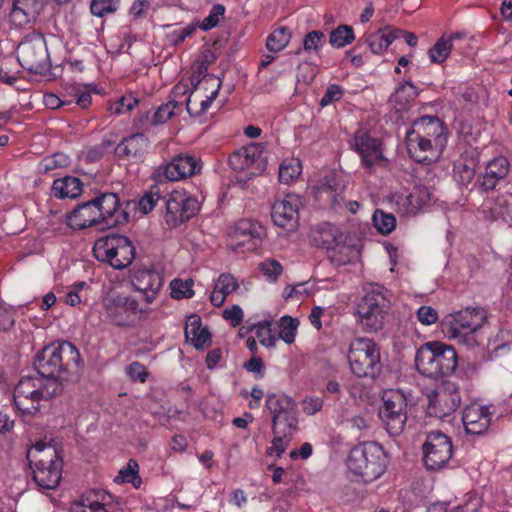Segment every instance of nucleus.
Masks as SVG:
<instances>
[{"label":"nucleus","instance_id":"nucleus-27","mask_svg":"<svg viewBox=\"0 0 512 512\" xmlns=\"http://www.w3.org/2000/svg\"><path fill=\"white\" fill-rule=\"evenodd\" d=\"M112 497L104 490H89L71 505L70 512H103L109 509Z\"/></svg>","mask_w":512,"mask_h":512},{"label":"nucleus","instance_id":"nucleus-54","mask_svg":"<svg viewBox=\"0 0 512 512\" xmlns=\"http://www.w3.org/2000/svg\"><path fill=\"white\" fill-rule=\"evenodd\" d=\"M120 0H92L90 4L91 13L97 17H103L108 13L117 10Z\"/></svg>","mask_w":512,"mask_h":512},{"label":"nucleus","instance_id":"nucleus-29","mask_svg":"<svg viewBox=\"0 0 512 512\" xmlns=\"http://www.w3.org/2000/svg\"><path fill=\"white\" fill-rule=\"evenodd\" d=\"M41 9L40 0H13L9 21L16 28L24 27L36 19Z\"/></svg>","mask_w":512,"mask_h":512},{"label":"nucleus","instance_id":"nucleus-25","mask_svg":"<svg viewBox=\"0 0 512 512\" xmlns=\"http://www.w3.org/2000/svg\"><path fill=\"white\" fill-rule=\"evenodd\" d=\"M433 200V194L426 186H415L406 196H399L396 205L397 210L403 215H416L422 208Z\"/></svg>","mask_w":512,"mask_h":512},{"label":"nucleus","instance_id":"nucleus-49","mask_svg":"<svg viewBox=\"0 0 512 512\" xmlns=\"http://www.w3.org/2000/svg\"><path fill=\"white\" fill-rule=\"evenodd\" d=\"M255 335L258 338L261 345L271 348L274 347L277 341V337L272 331L271 321H263L254 326Z\"/></svg>","mask_w":512,"mask_h":512},{"label":"nucleus","instance_id":"nucleus-58","mask_svg":"<svg viewBox=\"0 0 512 512\" xmlns=\"http://www.w3.org/2000/svg\"><path fill=\"white\" fill-rule=\"evenodd\" d=\"M301 404L303 412L312 416L321 411L324 400L319 396L309 395L302 400Z\"/></svg>","mask_w":512,"mask_h":512},{"label":"nucleus","instance_id":"nucleus-63","mask_svg":"<svg viewBox=\"0 0 512 512\" xmlns=\"http://www.w3.org/2000/svg\"><path fill=\"white\" fill-rule=\"evenodd\" d=\"M127 374L132 380L139 381L141 383H144L147 378L146 367L139 362H132L127 367Z\"/></svg>","mask_w":512,"mask_h":512},{"label":"nucleus","instance_id":"nucleus-10","mask_svg":"<svg viewBox=\"0 0 512 512\" xmlns=\"http://www.w3.org/2000/svg\"><path fill=\"white\" fill-rule=\"evenodd\" d=\"M348 361L352 373L358 377L374 378L381 370L380 352L371 339L353 340L348 352Z\"/></svg>","mask_w":512,"mask_h":512},{"label":"nucleus","instance_id":"nucleus-28","mask_svg":"<svg viewBox=\"0 0 512 512\" xmlns=\"http://www.w3.org/2000/svg\"><path fill=\"white\" fill-rule=\"evenodd\" d=\"M345 184L336 174L331 173L325 176L317 187L318 199L330 202L333 209L341 207L344 201Z\"/></svg>","mask_w":512,"mask_h":512},{"label":"nucleus","instance_id":"nucleus-56","mask_svg":"<svg viewBox=\"0 0 512 512\" xmlns=\"http://www.w3.org/2000/svg\"><path fill=\"white\" fill-rule=\"evenodd\" d=\"M138 104V99L132 95H126L119 98L110 106V111L120 115L130 112Z\"/></svg>","mask_w":512,"mask_h":512},{"label":"nucleus","instance_id":"nucleus-15","mask_svg":"<svg viewBox=\"0 0 512 512\" xmlns=\"http://www.w3.org/2000/svg\"><path fill=\"white\" fill-rule=\"evenodd\" d=\"M453 446L450 438L440 431L428 434L423 445L424 464L428 470H439L450 460Z\"/></svg>","mask_w":512,"mask_h":512},{"label":"nucleus","instance_id":"nucleus-30","mask_svg":"<svg viewBox=\"0 0 512 512\" xmlns=\"http://www.w3.org/2000/svg\"><path fill=\"white\" fill-rule=\"evenodd\" d=\"M67 224L74 230H82L92 226H101L100 216L93 199L78 205L67 215Z\"/></svg>","mask_w":512,"mask_h":512},{"label":"nucleus","instance_id":"nucleus-8","mask_svg":"<svg viewBox=\"0 0 512 512\" xmlns=\"http://www.w3.org/2000/svg\"><path fill=\"white\" fill-rule=\"evenodd\" d=\"M106 320L122 328L134 327L144 310L139 301L124 292L111 291L102 300Z\"/></svg>","mask_w":512,"mask_h":512},{"label":"nucleus","instance_id":"nucleus-16","mask_svg":"<svg viewBox=\"0 0 512 512\" xmlns=\"http://www.w3.org/2000/svg\"><path fill=\"white\" fill-rule=\"evenodd\" d=\"M354 146L361 156L363 166L369 173L388 166V159L383 155L382 143L379 139L359 130L354 136Z\"/></svg>","mask_w":512,"mask_h":512},{"label":"nucleus","instance_id":"nucleus-60","mask_svg":"<svg viewBox=\"0 0 512 512\" xmlns=\"http://www.w3.org/2000/svg\"><path fill=\"white\" fill-rule=\"evenodd\" d=\"M195 31V27L188 25L183 28L173 29L167 33L169 42L173 45L182 43L187 37H190Z\"/></svg>","mask_w":512,"mask_h":512},{"label":"nucleus","instance_id":"nucleus-59","mask_svg":"<svg viewBox=\"0 0 512 512\" xmlns=\"http://www.w3.org/2000/svg\"><path fill=\"white\" fill-rule=\"evenodd\" d=\"M161 199L158 190L154 191L151 189L148 193H146L139 201V209L144 214H148L150 211L154 209L157 202Z\"/></svg>","mask_w":512,"mask_h":512},{"label":"nucleus","instance_id":"nucleus-39","mask_svg":"<svg viewBox=\"0 0 512 512\" xmlns=\"http://www.w3.org/2000/svg\"><path fill=\"white\" fill-rule=\"evenodd\" d=\"M200 84L206 85V89L208 87L213 89L211 94L209 96H206V99L201 100V102H200L201 108H200L199 113L203 114L208 110V108L211 106V103L218 96V93H219L222 83H221L220 79H217L213 76H205L203 78V80L200 82ZM186 109L190 115L198 114V112L193 111L191 96H189L186 100Z\"/></svg>","mask_w":512,"mask_h":512},{"label":"nucleus","instance_id":"nucleus-41","mask_svg":"<svg viewBox=\"0 0 512 512\" xmlns=\"http://www.w3.org/2000/svg\"><path fill=\"white\" fill-rule=\"evenodd\" d=\"M318 234L319 241L322 247L326 249V252H328L330 247H334L336 244L340 243V241L346 240L343 232L338 227L330 224L322 227Z\"/></svg>","mask_w":512,"mask_h":512},{"label":"nucleus","instance_id":"nucleus-43","mask_svg":"<svg viewBox=\"0 0 512 512\" xmlns=\"http://www.w3.org/2000/svg\"><path fill=\"white\" fill-rule=\"evenodd\" d=\"M273 433L275 437L272 440L271 446L267 448V454L270 456L275 455L277 458H280L290 442L292 431L285 432L284 428H278L277 431H273Z\"/></svg>","mask_w":512,"mask_h":512},{"label":"nucleus","instance_id":"nucleus-48","mask_svg":"<svg viewBox=\"0 0 512 512\" xmlns=\"http://www.w3.org/2000/svg\"><path fill=\"white\" fill-rule=\"evenodd\" d=\"M298 320L290 316H283L279 322L278 338L282 339L285 343L291 344L294 342L296 330L298 327Z\"/></svg>","mask_w":512,"mask_h":512},{"label":"nucleus","instance_id":"nucleus-31","mask_svg":"<svg viewBox=\"0 0 512 512\" xmlns=\"http://www.w3.org/2000/svg\"><path fill=\"white\" fill-rule=\"evenodd\" d=\"M63 462H57L54 466L31 467L32 477L39 490H53L57 488L62 477Z\"/></svg>","mask_w":512,"mask_h":512},{"label":"nucleus","instance_id":"nucleus-61","mask_svg":"<svg viewBox=\"0 0 512 512\" xmlns=\"http://www.w3.org/2000/svg\"><path fill=\"white\" fill-rule=\"evenodd\" d=\"M344 94V91L341 86L337 84L330 85L327 89L325 94L320 100V105L322 107L328 106L332 104L333 102H336L342 98Z\"/></svg>","mask_w":512,"mask_h":512},{"label":"nucleus","instance_id":"nucleus-20","mask_svg":"<svg viewBox=\"0 0 512 512\" xmlns=\"http://www.w3.org/2000/svg\"><path fill=\"white\" fill-rule=\"evenodd\" d=\"M264 233L262 225L250 219L239 220L230 230L231 246L245 248L248 251L255 250L261 243Z\"/></svg>","mask_w":512,"mask_h":512},{"label":"nucleus","instance_id":"nucleus-2","mask_svg":"<svg viewBox=\"0 0 512 512\" xmlns=\"http://www.w3.org/2000/svg\"><path fill=\"white\" fill-rule=\"evenodd\" d=\"M80 353L70 342L52 343L45 346L34 359V368L45 378H54L61 383L67 375L78 371Z\"/></svg>","mask_w":512,"mask_h":512},{"label":"nucleus","instance_id":"nucleus-18","mask_svg":"<svg viewBox=\"0 0 512 512\" xmlns=\"http://www.w3.org/2000/svg\"><path fill=\"white\" fill-rule=\"evenodd\" d=\"M427 413L430 416L444 418L459 407L461 397L454 383H446L428 394Z\"/></svg>","mask_w":512,"mask_h":512},{"label":"nucleus","instance_id":"nucleus-51","mask_svg":"<svg viewBox=\"0 0 512 512\" xmlns=\"http://www.w3.org/2000/svg\"><path fill=\"white\" fill-rule=\"evenodd\" d=\"M454 176L462 185L471 183L475 176V168L473 162H458L454 167Z\"/></svg>","mask_w":512,"mask_h":512},{"label":"nucleus","instance_id":"nucleus-52","mask_svg":"<svg viewBox=\"0 0 512 512\" xmlns=\"http://www.w3.org/2000/svg\"><path fill=\"white\" fill-rule=\"evenodd\" d=\"M225 7L222 4H215L209 11V14L207 17L203 19V21L200 24V28L203 31H209L213 28H215L221 19L224 18L225 14Z\"/></svg>","mask_w":512,"mask_h":512},{"label":"nucleus","instance_id":"nucleus-62","mask_svg":"<svg viewBox=\"0 0 512 512\" xmlns=\"http://www.w3.org/2000/svg\"><path fill=\"white\" fill-rule=\"evenodd\" d=\"M418 320L424 325H431L438 319L437 311L430 306H421L417 311Z\"/></svg>","mask_w":512,"mask_h":512},{"label":"nucleus","instance_id":"nucleus-36","mask_svg":"<svg viewBox=\"0 0 512 512\" xmlns=\"http://www.w3.org/2000/svg\"><path fill=\"white\" fill-rule=\"evenodd\" d=\"M82 192V183L79 178L73 176H65L54 180L52 185V193L55 197L64 199H74Z\"/></svg>","mask_w":512,"mask_h":512},{"label":"nucleus","instance_id":"nucleus-47","mask_svg":"<svg viewBox=\"0 0 512 512\" xmlns=\"http://www.w3.org/2000/svg\"><path fill=\"white\" fill-rule=\"evenodd\" d=\"M372 220L375 228L383 235L390 234L396 227L395 217L382 210H376L373 214Z\"/></svg>","mask_w":512,"mask_h":512},{"label":"nucleus","instance_id":"nucleus-35","mask_svg":"<svg viewBox=\"0 0 512 512\" xmlns=\"http://www.w3.org/2000/svg\"><path fill=\"white\" fill-rule=\"evenodd\" d=\"M239 284L236 278L230 273H222L219 275L213 291L210 295L212 305L220 307L224 304L226 297L236 291Z\"/></svg>","mask_w":512,"mask_h":512},{"label":"nucleus","instance_id":"nucleus-55","mask_svg":"<svg viewBox=\"0 0 512 512\" xmlns=\"http://www.w3.org/2000/svg\"><path fill=\"white\" fill-rule=\"evenodd\" d=\"M325 43V34L321 31H311L304 37L303 48L306 52H318Z\"/></svg>","mask_w":512,"mask_h":512},{"label":"nucleus","instance_id":"nucleus-1","mask_svg":"<svg viewBox=\"0 0 512 512\" xmlns=\"http://www.w3.org/2000/svg\"><path fill=\"white\" fill-rule=\"evenodd\" d=\"M446 144V128L437 117L424 116L417 119L406 135L408 152L418 162L436 161Z\"/></svg>","mask_w":512,"mask_h":512},{"label":"nucleus","instance_id":"nucleus-12","mask_svg":"<svg viewBox=\"0 0 512 512\" xmlns=\"http://www.w3.org/2000/svg\"><path fill=\"white\" fill-rule=\"evenodd\" d=\"M383 405L379 410V417L391 436H399L407 422V400L398 390H388L382 396Z\"/></svg>","mask_w":512,"mask_h":512},{"label":"nucleus","instance_id":"nucleus-53","mask_svg":"<svg viewBox=\"0 0 512 512\" xmlns=\"http://www.w3.org/2000/svg\"><path fill=\"white\" fill-rule=\"evenodd\" d=\"M180 107V103L175 100H171L165 104H162L154 113L152 123L161 124L166 122L174 115L175 110Z\"/></svg>","mask_w":512,"mask_h":512},{"label":"nucleus","instance_id":"nucleus-57","mask_svg":"<svg viewBox=\"0 0 512 512\" xmlns=\"http://www.w3.org/2000/svg\"><path fill=\"white\" fill-rule=\"evenodd\" d=\"M260 270L271 281H276L282 273V265L274 259H268L260 263Z\"/></svg>","mask_w":512,"mask_h":512},{"label":"nucleus","instance_id":"nucleus-3","mask_svg":"<svg viewBox=\"0 0 512 512\" xmlns=\"http://www.w3.org/2000/svg\"><path fill=\"white\" fill-rule=\"evenodd\" d=\"M62 391V384L54 378L38 374L22 377L14 389V403L24 414H35L41 401H49Z\"/></svg>","mask_w":512,"mask_h":512},{"label":"nucleus","instance_id":"nucleus-11","mask_svg":"<svg viewBox=\"0 0 512 512\" xmlns=\"http://www.w3.org/2000/svg\"><path fill=\"white\" fill-rule=\"evenodd\" d=\"M20 65L31 73L44 74L50 67L45 39L39 34L26 36L17 47Z\"/></svg>","mask_w":512,"mask_h":512},{"label":"nucleus","instance_id":"nucleus-40","mask_svg":"<svg viewBox=\"0 0 512 512\" xmlns=\"http://www.w3.org/2000/svg\"><path fill=\"white\" fill-rule=\"evenodd\" d=\"M458 33L450 37H441L428 51L429 58L432 63H443L451 53L452 41L454 38H459Z\"/></svg>","mask_w":512,"mask_h":512},{"label":"nucleus","instance_id":"nucleus-6","mask_svg":"<svg viewBox=\"0 0 512 512\" xmlns=\"http://www.w3.org/2000/svg\"><path fill=\"white\" fill-rule=\"evenodd\" d=\"M487 320V311L482 307H466L446 317L443 331L450 339L457 340L467 346L477 344L475 333Z\"/></svg>","mask_w":512,"mask_h":512},{"label":"nucleus","instance_id":"nucleus-19","mask_svg":"<svg viewBox=\"0 0 512 512\" xmlns=\"http://www.w3.org/2000/svg\"><path fill=\"white\" fill-rule=\"evenodd\" d=\"M101 220V229L114 228L128 222L129 214L122 208L115 193H103L93 198Z\"/></svg>","mask_w":512,"mask_h":512},{"label":"nucleus","instance_id":"nucleus-14","mask_svg":"<svg viewBox=\"0 0 512 512\" xmlns=\"http://www.w3.org/2000/svg\"><path fill=\"white\" fill-rule=\"evenodd\" d=\"M165 220L170 226H177L196 215L198 200L185 190L172 191L165 200Z\"/></svg>","mask_w":512,"mask_h":512},{"label":"nucleus","instance_id":"nucleus-21","mask_svg":"<svg viewBox=\"0 0 512 512\" xmlns=\"http://www.w3.org/2000/svg\"><path fill=\"white\" fill-rule=\"evenodd\" d=\"M201 161L190 154H178L172 160L158 168V174L163 175L167 180L179 181L200 173Z\"/></svg>","mask_w":512,"mask_h":512},{"label":"nucleus","instance_id":"nucleus-13","mask_svg":"<svg viewBox=\"0 0 512 512\" xmlns=\"http://www.w3.org/2000/svg\"><path fill=\"white\" fill-rule=\"evenodd\" d=\"M266 407L272 415V429L284 428L293 431L298 424L296 402L284 393L268 394Z\"/></svg>","mask_w":512,"mask_h":512},{"label":"nucleus","instance_id":"nucleus-22","mask_svg":"<svg viewBox=\"0 0 512 512\" xmlns=\"http://www.w3.org/2000/svg\"><path fill=\"white\" fill-rule=\"evenodd\" d=\"M299 199L295 195H287L278 200L272 207V219L274 223L288 231L294 230L298 224Z\"/></svg>","mask_w":512,"mask_h":512},{"label":"nucleus","instance_id":"nucleus-26","mask_svg":"<svg viewBox=\"0 0 512 512\" xmlns=\"http://www.w3.org/2000/svg\"><path fill=\"white\" fill-rule=\"evenodd\" d=\"M149 148L148 138L142 133L125 137L115 148V154L121 159L140 161Z\"/></svg>","mask_w":512,"mask_h":512},{"label":"nucleus","instance_id":"nucleus-9","mask_svg":"<svg viewBox=\"0 0 512 512\" xmlns=\"http://www.w3.org/2000/svg\"><path fill=\"white\" fill-rule=\"evenodd\" d=\"M93 254L98 261L108 263L115 269H123L133 261L135 247L126 236L112 234L95 241Z\"/></svg>","mask_w":512,"mask_h":512},{"label":"nucleus","instance_id":"nucleus-44","mask_svg":"<svg viewBox=\"0 0 512 512\" xmlns=\"http://www.w3.org/2000/svg\"><path fill=\"white\" fill-rule=\"evenodd\" d=\"M355 39L354 31L351 26L340 25L332 30L329 36V43L335 48H342Z\"/></svg>","mask_w":512,"mask_h":512},{"label":"nucleus","instance_id":"nucleus-33","mask_svg":"<svg viewBox=\"0 0 512 512\" xmlns=\"http://www.w3.org/2000/svg\"><path fill=\"white\" fill-rule=\"evenodd\" d=\"M509 172V162L505 157H496L491 160L482 176L481 187L488 191L493 190L498 182L505 178Z\"/></svg>","mask_w":512,"mask_h":512},{"label":"nucleus","instance_id":"nucleus-5","mask_svg":"<svg viewBox=\"0 0 512 512\" xmlns=\"http://www.w3.org/2000/svg\"><path fill=\"white\" fill-rule=\"evenodd\" d=\"M388 291L379 284H370L357 305L359 324L366 332H377L384 327L391 309Z\"/></svg>","mask_w":512,"mask_h":512},{"label":"nucleus","instance_id":"nucleus-64","mask_svg":"<svg viewBox=\"0 0 512 512\" xmlns=\"http://www.w3.org/2000/svg\"><path fill=\"white\" fill-rule=\"evenodd\" d=\"M137 469V462L134 460H129L127 467L119 471V475L116 477V480H120L121 482L132 483L136 478Z\"/></svg>","mask_w":512,"mask_h":512},{"label":"nucleus","instance_id":"nucleus-23","mask_svg":"<svg viewBox=\"0 0 512 512\" xmlns=\"http://www.w3.org/2000/svg\"><path fill=\"white\" fill-rule=\"evenodd\" d=\"M132 284L144 294L145 301L151 304L163 286V278L155 269L142 267L133 273Z\"/></svg>","mask_w":512,"mask_h":512},{"label":"nucleus","instance_id":"nucleus-4","mask_svg":"<svg viewBox=\"0 0 512 512\" xmlns=\"http://www.w3.org/2000/svg\"><path fill=\"white\" fill-rule=\"evenodd\" d=\"M457 359V352L452 346L433 341L423 344L417 350L415 365L424 376L438 378L454 372Z\"/></svg>","mask_w":512,"mask_h":512},{"label":"nucleus","instance_id":"nucleus-42","mask_svg":"<svg viewBox=\"0 0 512 512\" xmlns=\"http://www.w3.org/2000/svg\"><path fill=\"white\" fill-rule=\"evenodd\" d=\"M291 39V31L287 27L274 30L267 38L266 47L270 52L283 50Z\"/></svg>","mask_w":512,"mask_h":512},{"label":"nucleus","instance_id":"nucleus-50","mask_svg":"<svg viewBox=\"0 0 512 512\" xmlns=\"http://www.w3.org/2000/svg\"><path fill=\"white\" fill-rule=\"evenodd\" d=\"M192 279H174L170 283L171 297L174 299L191 298L194 295Z\"/></svg>","mask_w":512,"mask_h":512},{"label":"nucleus","instance_id":"nucleus-38","mask_svg":"<svg viewBox=\"0 0 512 512\" xmlns=\"http://www.w3.org/2000/svg\"><path fill=\"white\" fill-rule=\"evenodd\" d=\"M327 256L334 266H343L357 259L359 251L354 245L346 244V240H344L334 247H330Z\"/></svg>","mask_w":512,"mask_h":512},{"label":"nucleus","instance_id":"nucleus-24","mask_svg":"<svg viewBox=\"0 0 512 512\" xmlns=\"http://www.w3.org/2000/svg\"><path fill=\"white\" fill-rule=\"evenodd\" d=\"M462 422L467 434H484L491 422V413L485 406L471 404L464 408Z\"/></svg>","mask_w":512,"mask_h":512},{"label":"nucleus","instance_id":"nucleus-17","mask_svg":"<svg viewBox=\"0 0 512 512\" xmlns=\"http://www.w3.org/2000/svg\"><path fill=\"white\" fill-rule=\"evenodd\" d=\"M264 146L251 143L233 152L229 157V165L234 171H248L249 176L261 174L267 166L263 156Z\"/></svg>","mask_w":512,"mask_h":512},{"label":"nucleus","instance_id":"nucleus-7","mask_svg":"<svg viewBox=\"0 0 512 512\" xmlns=\"http://www.w3.org/2000/svg\"><path fill=\"white\" fill-rule=\"evenodd\" d=\"M347 467L355 475L361 476L364 481H373L385 472L384 450L376 442L357 445L348 455Z\"/></svg>","mask_w":512,"mask_h":512},{"label":"nucleus","instance_id":"nucleus-37","mask_svg":"<svg viewBox=\"0 0 512 512\" xmlns=\"http://www.w3.org/2000/svg\"><path fill=\"white\" fill-rule=\"evenodd\" d=\"M395 33L401 32L395 31L391 26H386L372 34H369L366 38V42L371 52L378 55L385 52L391 43L395 40Z\"/></svg>","mask_w":512,"mask_h":512},{"label":"nucleus","instance_id":"nucleus-34","mask_svg":"<svg viewBox=\"0 0 512 512\" xmlns=\"http://www.w3.org/2000/svg\"><path fill=\"white\" fill-rule=\"evenodd\" d=\"M185 338L192 343L196 349H201L210 342V332L202 327L201 319L198 315L188 317L185 325Z\"/></svg>","mask_w":512,"mask_h":512},{"label":"nucleus","instance_id":"nucleus-46","mask_svg":"<svg viewBox=\"0 0 512 512\" xmlns=\"http://www.w3.org/2000/svg\"><path fill=\"white\" fill-rule=\"evenodd\" d=\"M70 164V158L65 153H55L41 160L38 170L41 173H48L55 169L67 167Z\"/></svg>","mask_w":512,"mask_h":512},{"label":"nucleus","instance_id":"nucleus-45","mask_svg":"<svg viewBox=\"0 0 512 512\" xmlns=\"http://www.w3.org/2000/svg\"><path fill=\"white\" fill-rule=\"evenodd\" d=\"M301 174V163L298 159H286L279 167V181L289 184Z\"/></svg>","mask_w":512,"mask_h":512},{"label":"nucleus","instance_id":"nucleus-32","mask_svg":"<svg viewBox=\"0 0 512 512\" xmlns=\"http://www.w3.org/2000/svg\"><path fill=\"white\" fill-rule=\"evenodd\" d=\"M27 460L30 467L36 466H54L57 462H63L56 448L42 441L37 442L27 451Z\"/></svg>","mask_w":512,"mask_h":512}]
</instances>
